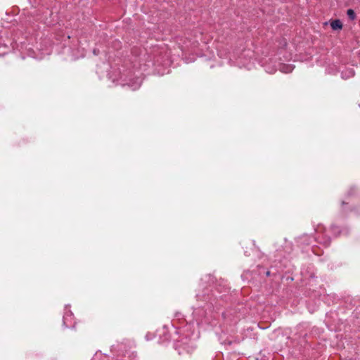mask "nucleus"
Returning a JSON list of instances; mask_svg holds the SVG:
<instances>
[{
  "mask_svg": "<svg viewBox=\"0 0 360 360\" xmlns=\"http://www.w3.org/2000/svg\"><path fill=\"white\" fill-rule=\"evenodd\" d=\"M225 285L222 278L217 280L212 274H207L200 278L198 288L196 290L195 299L196 303L193 306V320L188 323H191L193 327L199 332L198 328L206 329L207 326H215V315L214 309H218L219 307L225 304Z\"/></svg>",
  "mask_w": 360,
  "mask_h": 360,
  "instance_id": "f257e3e1",
  "label": "nucleus"
},
{
  "mask_svg": "<svg viewBox=\"0 0 360 360\" xmlns=\"http://www.w3.org/2000/svg\"><path fill=\"white\" fill-rule=\"evenodd\" d=\"M229 58V63L231 65L237 66L240 68H245L250 70L255 64V61L258 63L264 70L269 74H274L277 70L283 73L292 72L295 68V65L290 63H285L281 62V58L277 57L276 55H268L257 59L255 57L254 51L248 47L241 41L239 46H236L226 53V58Z\"/></svg>",
  "mask_w": 360,
  "mask_h": 360,
  "instance_id": "f03ea898",
  "label": "nucleus"
},
{
  "mask_svg": "<svg viewBox=\"0 0 360 360\" xmlns=\"http://www.w3.org/2000/svg\"><path fill=\"white\" fill-rule=\"evenodd\" d=\"M174 334L172 335L168 328L164 326L158 331L160 342L165 344L171 339L174 342V349L179 354L191 353L195 348V341L200 338V332L196 330L191 323L176 327L172 323Z\"/></svg>",
  "mask_w": 360,
  "mask_h": 360,
  "instance_id": "7ed1b4c3",
  "label": "nucleus"
},
{
  "mask_svg": "<svg viewBox=\"0 0 360 360\" xmlns=\"http://www.w3.org/2000/svg\"><path fill=\"white\" fill-rule=\"evenodd\" d=\"M314 231L317 234V236L312 237L311 235L307 233H304L300 236H298L296 239V242L299 246L301 248H305L306 246H311V250H313V243L314 242H317L319 244L322 245L324 247H328L330 244V238L326 234V229L322 225L319 224L317 227L314 229Z\"/></svg>",
  "mask_w": 360,
  "mask_h": 360,
  "instance_id": "20e7f679",
  "label": "nucleus"
},
{
  "mask_svg": "<svg viewBox=\"0 0 360 360\" xmlns=\"http://www.w3.org/2000/svg\"><path fill=\"white\" fill-rule=\"evenodd\" d=\"M142 75L141 68H136V65H134L133 70L126 69L122 70L117 84L122 86H128L132 91H135L142 84Z\"/></svg>",
  "mask_w": 360,
  "mask_h": 360,
  "instance_id": "39448f33",
  "label": "nucleus"
},
{
  "mask_svg": "<svg viewBox=\"0 0 360 360\" xmlns=\"http://www.w3.org/2000/svg\"><path fill=\"white\" fill-rule=\"evenodd\" d=\"M111 352L117 355L115 360H137L134 352H131L126 342H117L111 346Z\"/></svg>",
  "mask_w": 360,
  "mask_h": 360,
  "instance_id": "423d86ee",
  "label": "nucleus"
},
{
  "mask_svg": "<svg viewBox=\"0 0 360 360\" xmlns=\"http://www.w3.org/2000/svg\"><path fill=\"white\" fill-rule=\"evenodd\" d=\"M70 306L66 305L65 312L63 316V325L65 328H73L75 323H73V313L70 309H68Z\"/></svg>",
  "mask_w": 360,
  "mask_h": 360,
  "instance_id": "0eeeda50",
  "label": "nucleus"
},
{
  "mask_svg": "<svg viewBox=\"0 0 360 360\" xmlns=\"http://www.w3.org/2000/svg\"><path fill=\"white\" fill-rule=\"evenodd\" d=\"M301 274L304 279L316 278L314 266L312 265L303 266L301 269Z\"/></svg>",
  "mask_w": 360,
  "mask_h": 360,
  "instance_id": "6e6552de",
  "label": "nucleus"
},
{
  "mask_svg": "<svg viewBox=\"0 0 360 360\" xmlns=\"http://www.w3.org/2000/svg\"><path fill=\"white\" fill-rule=\"evenodd\" d=\"M330 232L335 237H338L341 235H347L349 232V230L347 227L340 229L335 225H332L330 226Z\"/></svg>",
  "mask_w": 360,
  "mask_h": 360,
  "instance_id": "1a4fd4ad",
  "label": "nucleus"
},
{
  "mask_svg": "<svg viewBox=\"0 0 360 360\" xmlns=\"http://www.w3.org/2000/svg\"><path fill=\"white\" fill-rule=\"evenodd\" d=\"M325 71L326 74L335 75L340 71V70L334 62H329L326 64Z\"/></svg>",
  "mask_w": 360,
  "mask_h": 360,
  "instance_id": "9d476101",
  "label": "nucleus"
},
{
  "mask_svg": "<svg viewBox=\"0 0 360 360\" xmlns=\"http://www.w3.org/2000/svg\"><path fill=\"white\" fill-rule=\"evenodd\" d=\"M10 51V46L3 39L2 36L0 35V56L6 55Z\"/></svg>",
  "mask_w": 360,
  "mask_h": 360,
  "instance_id": "9b49d317",
  "label": "nucleus"
},
{
  "mask_svg": "<svg viewBox=\"0 0 360 360\" xmlns=\"http://www.w3.org/2000/svg\"><path fill=\"white\" fill-rule=\"evenodd\" d=\"M355 75L354 70L352 68H348L342 70L340 73L341 78L342 79H348L353 77Z\"/></svg>",
  "mask_w": 360,
  "mask_h": 360,
  "instance_id": "f8f14e48",
  "label": "nucleus"
},
{
  "mask_svg": "<svg viewBox=\"0 0 360 360\" xmlns=\"http://www.w3.org/2000/svg\"><path fill=\"white\" fill-rule=\"evenodd\" d=\"M330 27L333 30H340L342 28V23L340 20L336 19L330 22Z\"/></svg>",
  "mask_w": 360,
  "mask_h": 360,
  "instance_id": "ddd939ff",
  "label": "nucleus"
},
{
  "mask_svg": "<svg viewBox=\"0 0 360 360\" xmlns=\"http://www.w3.org/2000/svg\"><path fill=\"white\" fill-rule=\"evenodd\" d=\"M292 243L285 238L283 250L285 254H290L292 251Z\"/></svg>",
  "mask_w": 360,
  "mask_h": 360,
  "instance_id": "4468645a",
  "label": "nucleus"
},
{
  "mask_svg": "<svg viewBox=\"0 0 360 360\" xmlns=\"http://www.w3.org/2000/svg\"><path fill=\"white\" fill-rule=\"evenodd\" d=\"M347 15L349 20H354L356 19V13L353 9H348L347 11Z\"/></svg>",
  "mask_w": 360,
  "mask_h": 360,
  "instance_id": "2eb2a0df",
  "label": "nucleus"
},
{
  "mask_svg": "<svg viewBox=\"0 0 360 360\" xmlns=\"http://www.w3.org/2000/svg\"><path fill=\"white\" fill-rule=\"evenodd\" d=\"M216 335L218 337V340L220 342L221 344H224L225 342V340L224 339V332L221 331V333L219 334L217 329L215 330Z\"/></svg>",
  "mask_w": 360,
  "mask_h": 360,
  "instance_id": "dca6fc26",
  "label": "nucleus"
},
{
  "mask_svg": "<svg viewBox=\"0 0 360 360\" xmlns=\"http://www.w3.org/2000/svg\"><path fill=\"white\" fill-rule=\"evenodd\" d=\"M27 22L28 23V25H26L25 30V33L30 34L31 32L30 29V27H31V21L29 20L26 21V23Z\"/></svg>",
  "mask_w": 360,
  "mask_h": 360,
  "instance_id": "f3484780",
  "label": "nucleus"
},
{
  "mask_svg": "<svg viewBox=\"0 0 360 360\" xmlns=\"http://www.w3.org/2000/svg\"><path fill=\"white\" fill-rule=\"evenodd\" d=\"M349 205V202H348V201H347V200H346V199H345V200H343L342 201V210H343V211H345V212H347V208H346V207H345V206H346V205Z\"/></svg>",
  "mask_w": 360,
  "mask_h": 360,
  "instance_id": "a211bd4d",
  "label": "nucleus"
},
{
  "mask_svg": "<svg viewBox=\"0 0 360 360\" xmlns=\"http://www.w3.org/2000/svg\"><path fill=\"white\" fill-rule=\"evenodd\" d=\"M356 191V188L355 187H352L350 188V189L347 191V196H350V195H352L353 194H354Z\"/></svg>",
  "mask_w": 360,
  "mask_h": 360,
  "instance_id": "6ab92c4d",
  "label": "nucleus"
},
{
  "mask_svg": "<svg viewBox=\"0 0 360 360\" xmlns=\"http://www.w3.org/2000/svg\"><path fill=\"white\" fill-rule=\"evenodd\" d=\"M176 318L178 319V320H180L181 319V317L182 316L181 314V313H176V315H175Z\"/></svg>",
  "mask_w": 360,
  "mask_h": 360,
  "instance_id": "aec40b11",
  "label": "nucleus"
},
{
  "mask_svg": "<svg viewBox=\"0 0 360 360\" xmlns=\"http://www.w3.org/2000/svg\"><path fill=\"white\" fill-rule=\"evenodd\" d=\"M93 53H94V55H98V53H99V51L96 50V49H94Z\"/></svg>",
  "mask_w": 360,
  "mask_h": 360,
  "instance_id": "412c9836",
  "label": "nucleus"
},
{
  "mask_svg": "<svg viewBox=\"0 0 360 360\" xmlns=\"http://www.w3.org/2000/svg\"><path fill=\"white\" fill-rule=\"evenodd\" d=\"M146 339L147 340H151V338L149 336V335H148V334H147V335H146Z\"/></svg>",
  "mask_w": 360,
  "mask_h": 360,
  "instance_id": "4be33fe9",
  "label": "nucleus"
},
{
  "mask_svg": "<svg viewBox=\"0 0 360 360\" xmlns=\"http://www.w3.org/2000/svg\"><path fill=\"white\" fill-rule=\"evenodd\" d=\"M270 274H271V271H267L266 272V275L267 276H269Z\"/></svg>",
  "mask_w": 360,
  "mask_h": 360,
  "instance_id": "5701e85b",
  "label": "nucleus"
},
{
  "mask_svg": "<svg viewBox=\"0 0 360 360\" xmlns=\"http://www.w3.org/2000/svg\"><path fill=\"white\" fill-rule=\"evenodd\" d=\"M8 43H9L11 45V42L10 40H8Z\"/></svg>",
  "mask_w": 360,
  "mask_h": 360,
  "instance_id": "b1692460",
  "label": "nucleus"
},
{
  "mask_svg": "<svg viewBox=\"0 0 360 360\" xmlns=\"http://www.w3.org/2000/svg\"><path fill=\"white\" fill-rule=\"evenodd\" d=\"M221 315L224 316V312H221Z\"/></svg>",
  "mask_w": 360,
  "mask_h": 360,
  "instance_id": "393cba45",
  "label": "nucleus"
},
{
  "mask_svg": "<svg viewBox=\"0 0 360 360\" xmlns=\"http://www.w3.org/2000/svg\"><path fill=\"white\" fill-rule=\"evenodd\" d=\"M245 255H246V256H248V255H248V254H247V252H246V251L245 252Z\"/></svg>",
  "mask_w": 360,
  "mask_h": 360,
  "instance_id": "a878e982",
  "label": "nucleus"
},
{
  "mask_svg": "<svg viewBox=\"0 0 360 360\" xmlns=\"http://www.w3.org/2000/svg\"><path fill=\"white\" fill-rule=\"evenodd\" d=\"M359 107H360V104H359Z\"/></svg>",
  "mask_w": 360,
  "mask_h": 360,
  "instance_id": "bb28decb",
  "label": "nucleus"
}]
</instances>
